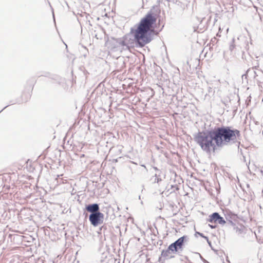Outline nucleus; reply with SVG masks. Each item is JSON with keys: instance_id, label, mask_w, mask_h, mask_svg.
<instances>
[{"instance_id": "obj_1", "label": "nucleus", "mask_w": 263, "mask_h": 263, "mask_svg": "<svg viewBox=\"0 0 263 263\" xmlns=\"http://www.w3.org/2000/svg\"><path fill=\"white\" fill-rule=\"evenodd\" d=\"M240 132L229 126H221L206 132H199L195 141L208 153L215 152L217 147L234 142L240 137Z\"/></svg>"}, {"instance_id": "obj_4", "label": "nucleus", "mask_w": 263, "mask_h": 263, "mask_svg": "<svg viewBox=\"0 0 263 263\" xmlns=\"http://www.w3.org/2000/svg\"><path fill=\"white\" fill-rule=\"evenodd\" d=\"M104 215L101 212H96L91 213L89 215V220L91 224L94 226L97 227L99 224H101L103 222Z\"/></svg>"}, {"instance_id": "obj_2", "label": "nucleus", "mask_w": 263, "mask_h": 263, "mask_svg": "<svg viewBox=\"0 0 263 263\" xmlns=\"http://www.w3.org/2000/svg\"><path fill=\"white\" fill-rule=\"evenodd\" d=\"M157 19L156 14L148 13L141 18L136 28L131 31L139 47H143L152 41V35L155 32Z\"/></svg>"}, {"instance_id": "obj_8", "label": "nucleus", "mask_w": 263, "mask_h": 263, "mask_svg": "<svg viewBox=\"0 0 263 263\" xmlns=\"http://www.w3.org/2000/svg\"><path fill=\"white\" fill-rule=\"evenodd\" d=\"M198 234H199L200 236H201V237H204V236H203V234H202V233H198ZM205 238H206V237H205Z\"/></svg>"}, {"instance_id": "obj_3", "label": "nucleus", "mask_w": 263, "mask_h": 263, "mask_svg": "<svg viewBox=\"0 0 263 263\" xmlns=\"http://www.w3.org/2000/svg\"><path fill=\"white\" fill-rule=\"evenodd\" d=\"M207 221L215 224L214 226L210 225V227L212 228H215L216 224H224L226 223V221L224 220L223 218L221 217L218 213H214L210 215Z\"/></svg>"}, {"instance_id": "obj_5", "label": "nucleus", "mask_w": 263, "mask_h": 263, "mask_svg": "<svg viewBox=\"0 0 263 263\" xmlns=\"http://www.w3.org/2000/svg\"><path fill=\"white\" fill-rule=\"evenodd\" d=\"M187 238V236H183L177 239L175 242L171 244L170 245V249L172 250V252L174 253H176L179 249L181 250L182 249L183 242L186 240Z\"/></svg>"}, {"instance_id": "obj_6", "label": "nucleus", "mask_w": 263, "mask_h": 263, "mask_svg": "<svg viewBox=\"0 0 263 263\" xmlns=\"http://www.w3.org/2000/svg\"><path fill=\"white\" fill-rule=\"evenodd\" d=\"M86 210L91 213H95L96 212H99V207L98 204L95 203L92 204H89L86 206Z\"/></svg>"}, {"instance_id": "obj_7", "label": "nucleus", "mask_w": 263, "mask_h": 263, "mask_svg": "<svg viewBox=\"0 0 263 263\" xmlns=\"http://www.w3.org/2000/svg\"><path fill=\"white\" fill-rule=\"evenodd\" d=\"M172 253L173 252H172V250L170 249L169 246L167 250L162 251L161 255L164 257L171 258L173 257L172 255Z\"/></svg>"}]
</instances>
